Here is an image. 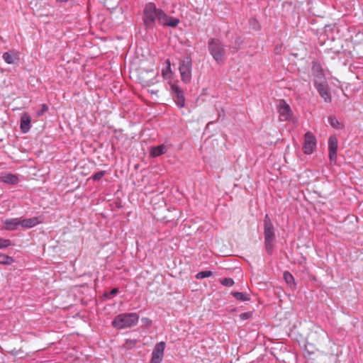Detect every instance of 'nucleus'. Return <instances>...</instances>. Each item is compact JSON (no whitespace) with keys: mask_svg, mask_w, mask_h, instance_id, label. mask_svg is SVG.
Instances as JSON below:
<instances>
[{"mask_svg":"<svg viewBox=\"0 0 363 363\" xmlns=\"http://www.w3.org/2000/svg\"><path fill=\"white\" fill-rule=\"evenodd\" d=\"M143 19L147 28H152L155 21L162 26L176 27L179 20L167 16L162 10L157 9L155 4L148 3L145 5L143 11Z\"/></svg>","mask_w":363,"mask_h":363,"instance_id":"nucleus-1","label":"nucleus"},{"mask_svg":"<svg viewBox=\"0 0 363 363\" xmlns=\"http://www.w3.org/2000/svg\"><path fill=\"white\" fill-rule=\"evenodd\" d=\"M139 315L136 313H125L116 315L112 321V325L117 329H124L137 325Z\"/></svg>","mask_w":363,"mask_h":363,"instance_id":"nucleus-2","label":"nucleus"},{"mask_svg":"<svg viewBox=\"0 0 363 363\" xmlns=\"http://www.w3.org/2000/svg\"><path fill=\"white\" fill-rule=\"evenodd\" d=\"M264 235L265 249L269 255H272L274 248V241L275 240V233L273 224L267 214L264 219Z\"/></svg>","mask_w":363,"mask_h":363,"instance_id":"nucleus-3","label":"nucleus"},{"mask_svg":"<svg viewBox=\"0 0 363 363\" xmlns=\"http://www.w3.org/2000/svg\"><path fill=\"white\" fill-rule=\"evenodd\" d=\"M210 54L218 64L224 62L225 51L223 45L218 39L211 38L208 43Z\"/></svg>","mask_w":363,"mask_h":363,"instance_id":"nucleus-4","label":"nucleus"},{"mask_svg":"<svg viewBox=\"0 0 363 363\" xmlns=\"http://www.w3.org/2000/svg\"><path fill=\"white\" fill-rule=\"evenodd\" d=\"M192 62L189 57H186L179 62V70L182 80L188 84L191 79Z\"/></svg>","mask_w":363,"mask_h":363,"instance_id":"nucleus-5","label":"nucleus"},{"mask_svg":"<svg viewBox=\"0 0 363 363\" xmlns=\"http://www.w3.org/2000/svg\"><path fill=\"white\" fill-rule=\"evenodd\" d=\"M277 111L279 115V120L281 121H289L293 116L290 106L283 99L278 101Z\"/></svg>","mask_w":363,"mask_h":363,"instance_id":"nucleus-6","label":"nucleus"},{"mask_svg":"<svg viewBox=\"0 0 363 363\" xmlns=\"http://www.w3.org/2000/svg\"><path fill=\"white\" fill-rule=\"evenodd\" d=\"M316 147V138L311 132L306 133L303 144V150L305 154H311Z\"/></svg>","mask_w":363,"mask_h":363,"instance_id":"nucleus-7","label":"nucleus"},{"mask_svg":"<svg viewBox=\"0 0 363 363\" xmlns=\"http://www.w3.org/2000/svg\"><path fill=\"white\" fill-rule=\"evenodd\" d=\"M140 82L144 86H150L155 83V79L157 77V73L153 69L146 71L141 70L138 75Z\"/></svg>","mask_w":363,"mask_h":363,"instance_id":"nucleus-8","label":"nucleus"},{"mask_svg":"<svg viewBox=\"0 0 363 363\" xmlns=\"http://www.w3.org/2000/svg\"><path fill=\"white\" fill-rule=\"evenodd\" d=\"M165 348V343L164 342H160L155 346L152 354V358L150 360V363H160L162 360L164 351Z\"/></svg>","mask_w":363,"mask_h":363,"instance_id":"nucleus-9","label":"nucleus"},{"mask_svg":"<svg viewBox=\"0 0 363 363\" xmlns=\"http://www.w3.org/2000/svg\"><path fill=\"white\" fill-rule=\"evenodd\" d=\"M171 89L175 98V102L179 108H184L185 106V98L183 91L177 84H171Z\"/></svg>","mask_w":363,"mask_h":363,"instance_id":"nucleus-10","label":"nucleus"},{"mask_svg":"<svg viewBox=\"0 0 363 363\" xmlns=\"http://www.w3.org/2000/svg\"><path fill=\"white\" fill-rule=\"evenodd\" d=\"M337 139L335 136H330L328 139L329 159L335 163L337 160Z\"/></svg>","mask_w":363,"mask_h":363,"instance_id":"nucleus-11","label":"nucleus"},{"mask_svg":"<svg viewBox=\"0 0 363 363\" xmlns=\"http://www.w3.org/2000/svg\"><path fill=\"white\" fill-rule=\"evenodd\" d=\"M320 96L324 99L326 103H330L332 100L331 94L327 84L315 86Z\"/></svg>","mask_w":363,"mask_h":363,"instance_id":"nucleus-12","label":"nucleus"},{"mask_svg":"<svg viewBox=\"0 0 363 363\" xmlns=\"http://www.w3.org/2000/svg\"><path fill=\"white\" fill-rule=\"evenodd\" d=\"M18 226H21L20 218L7 219L4 223V228L7 230H16Z\"/></svg>","mask_w":363,"mask_h":363,"instance_id":"nucleus-13","label":"nucleus"},{"mask_svg":"<svg viewBox=\"0 0 363 363\" xmlns=\"http://www.w3.org/2000/svg\"><path fill=\"white\" fill-rule=\"evenodd\" d=\"M0 181L9 184H16L18 183V177L11 173H2L0 174Z\"/></svg>","mask_w":363,"mask_h":363,"instance_id":"nucleus-14","label":"nucleus"},{"mask_svg":"<svg viewBox=\"0 0 363 363\" xmlns=\"http://www.w3.org/2000/svg\"><path fill=\"white\" fill-rule=\"evenodd\" d=\"M30 116L28 113H23L21 118V129L23 133H27L30 128Z\"/></svg>","mask_w":363,"mask_h":363,"instance_id":"nucleus-15","label":"nucleus"},{"mask_svg":"<svg viewBox=\"0 0 363 363\" xmlns=\"http://www.w3.org/2000/svg\"><path fill=\"white\" fill-rule=\"evenodd\" d=\"M21 218V226L25 228H30L35 225H37L38 223H40V221L38 220V217H33L30 218Z\"/></svg>","mask_w":363,"mask_h":363,"instance_id":"nucleus-16","label":"nucleus"},{"mask_svg":"<svg viewBox=\"0 0 363 363\" xmlns=\"http://www.w3.org/2000/svg\"><path fill=\"white\" fill-rule=\"evenodd\" d=\"M168 147L162 144L158 146L152 147L150 150V155L153 157H159L167 152Z\"/></svg>","mask_w":363,"mask_h":363,"instance_id":"nucleus-17","label":"nucleus"},{"mask_svg":"<svg viewBox=\"0 0 363 363\" xmlns=\"http://www.w3.org/2000/svg\"><path fill=\"white\" fill-rule=\"evenodd\" d=\"M325 84H327V82L323 71L320 69L315 75L314 85L315 86H318Z\"/></svg>","mask_w":363,"mask_h":363,"instance_id":"nucleus-18","label":"nucleus"},{"mask_svg":"<svg viewBox=\"0 0 363 363\" xmlns=\"http://www.w3.org/2000/svg\"><path fill=\"white\" fill-rule=\"evenodd\" d=\"M14 262V259L8 255L1 254L0 255V264L10 265Z\"/></svg>","mask_w":363,"mask_h":363,"instance_id":"nucleus-19","label":"nucleus"},{"mask_svg":"<svg viewBox=\"0 0 363 363\" xmlns=\"http://www.w3.org/2000/svg\"><path fill=\"white\" fill-rule=\"evenodd\" d=\"M232 294L237 300L242 301H247L250 300L249 295L242 292H233Z\"/></svg>","mask_w":363,"mask_h":363,"instance_id":"nucleus-20","label":"nucleus"},{"mask_svg":"<svg viewBox=\"0 0 363 363\" xmlns=\"http://www.w3.org/2000/svg\"><path fill=\"white\" fill-rule=\"evenodd\" d=\"M284 278L286 282L291 286L294 285V279L291 273L289 272H285L284 273Z\"/></svg>","mask_w":363,"mask_h":363,"instance_id":"nucleus-21","label":"nucleus"},{"mask_svg":"<svg viewBox=\"0 0 363 363\" xmlns=\"http://www.w3.org/2000/svg\"><path fill=\"white\" fill-rule=\"evenodd\" d=\"M103 3L108 9H113L117 6L118 0H103Z\"/></svg>","mask_w":363,"mask_h":363,"instance_id":"nucleus-22","label":"nucleus"},{"mask_svg":"<svg viewBox=\"0 0 363 363\" xmlns=\"http://www.w3.org/2000/svg\"><path fill=\"white\" fill-rule=\"evenodd\" d=\"M14 58H15L14 55L9 52H6L4 53V55H3V59L8 64L13 63Z\"/></svg>","mask_w":363,"mask_h":363,"instance_id":"nucleus-23","label":"nucleus"},{"mask_svg":"<svg viewBox=\"0 0 363 363\" xmlns=\"http://www.w3.org/2000/svg\"><path fill=\"white\" fill-rule=\"evenodd\" d=\"M212 274H213V273H212L211 271H202V272H199L196 275V278L198 279H203V278H206V277H209Z\"/></svg>","mask_w":363,"mask_h":363,"instance_id":"nucleus-24","label":"nucleus"},{"mask_svg":"<svg viewBox=\"0 0 363 363\" xmlns=\"http://www.w3.org/2000/svg\"><path fill=\"white\" fill-rule=\"evenodd\" d=\"M136 343H137L136 340H126L125 342L123 345V347L125 349L129 350V349H131L133 347H135Z\"/></svg>","mask_w":363,"mask_h":363,"instance_id":"nucleus-25","label":"nucleus"},{"mask_svg":"<svg viewBox=\"0 0 363 363\" xmlns=\"http://www.w3.org/2000/svg\"><path fill=\"white\" fill-rule=\"evenodd\" d=\"M167 67L166 69L162 70V76L164 78L167 79L169 78L171 74V68H170V62L169 60L167 61Z\"/></svg>","mask_w":363,"mask_h":363,"instance_id":"nucleus-26","label":"nucleus"},{"mask_svg":"<svg viewBox=\"0 0 363 363\" xmlns=\"http://www.w3.org/2000/svg\"><path fill=\"white\" fill-rule=\"evenodd\" d=\"M11 245L10 240L0 238V249H4Z\"/></svg>","mask_w":363,"mask_h":363,"instance_id":"nucleus-27","label":"nucleus"},{"mask_svg":"<svg viewBox=\"0 0 363 363\" xmlns=\"http://www.w3.org/2000/svg\"><path fill=\"white\" fill-rule=\"evenodd\" d=\"M328 121H329L330 125L333 126V128H338L340 125L339 121L334 116H330L328 118Z\"/></svg>","mask_w":363,"mask_h":363,"instance_id":"nucleus-28","label":"nucleus"},{"mask_svg":"<svg viewBox=\"0 0 363 363\" xmlns=\"http://www.w3.org/2000/svg\"><path fill=\"white\" fill-rule=\"evenodd\" d=\"M105 171L98 172L91 177V179L94 181H99L105 175Z\"/></svg>","mask_w":363,"mask_h":363,"instance_id":"nucleus-29","label":"nucleus"},{"mask_svg":"<svg viewBox=\"0 0 363 363\" xmlns=\"http://www.w3.org/2000/svg\"><path fill=\"white\" fill-rule=\"evenodd\" d=\"M220 283L223 285V286H232L233 284H234V281L233 279H230V278H225V279H223L221 281H220Z\"/></svg>","mask_w":363,"mask_h":363,"instance_id":"nucleus-30","label":"nucleus"},{"mask_svg":"<svg viewBox=\"0 0 363 363\" xmlns=\"http://www.w3.org/2000/svg\"><path fill=\"white\" fill-rule=\"evenodd\" d=\"M141 321L146 328H149L152 325V320L148 318H143Z\"/></svg>","mask_w":363,"mask_h":363,"instance_id":"nucleus-31","label":"nucleus"},{"mask_svg":"<svg viewBox=\"0 0 363 363\" xmlns=\"http://www.w3.org/2000/svg\"><path fill=\"white\" fill-rule=\"evenodd\" d=\"M252 312H245L241 313L240 318L241 320H247L252 317Z\"/></svg>","mask_w":363,"mask_h":363,"instance_id":"nucleus-32","label":"nucleus"},{"mask_svg":"<svg viewBox=\"0 0 363 363\" xmlns=\"http://www.w3.org/2000/svg\"><path fill=\"white\" fill-rule=\"evenodd\" d=\"M48 110V107L47 105L45 104H43L42 105V111H41V113H40L39 114H43V112H45Z\"/></svg>","mask_w":363,"mask_h":363,"instance_id":"nucleus-33","label":"nucleus"},{"mask_svg":"<svg viewBox=\"0 0 363 363\" xmlns=\"http://www.w3.org/2000/svg\"><path fill=\"white\" fill-rule=\"evenodd\" d=\"M118 292V289L117 288H115L111 291V294L116 295Z\"/></svg>","mask_w":363,"mask_h":363,"instance_id":"nucleus-34","label":"nucleus"},{"mask_svg":"<svg viewBox=\"0 0 363 363\" xmlns=\"http://www.w3.org/2000/svg\"><path fill=\"white\" fill-rule=\"evenodd\" d=\"M56 1L60 3H64V2H67L68 0H56Z\"/></svg>","mask_w":363,"mask_h":363,"instance_id":"nucleus-35","label":"nucleus"},{"mask_svg":"<svg viewBox=\"0 0 363 363\" xmlns=\"http://www.w3.org/2000/svg\"><path fill=\"white\" fill-rule=\"evenodd\" d=\"M150 93H151L152 94H157V91H153V90H151V91H150Z\"/></svg>","mask_w":363,"mask_h":363,"instance_id":"nucleus-36","label":"nucleus"}]
</instances>
